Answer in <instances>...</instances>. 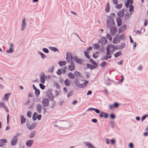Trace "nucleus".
I'll return each mask as SVG.
<instances>
[{"mask_svg": "<svg viewBox=\"0 0 148 148\" xmlns=\"http://www.w3.org/2000/svg\"><path fill=\"white\" fill-rule=\"evenodd\" d=\"M106 23L107 26L110 27V26H113L114 24V22L113 18L111 16H108Z\"/></svg>", "mask_w": 148, "mask_h": 148, "instance_id": "nucleus-1", "label": "nucleus"}, {"mask_svg": "<svg viewBox=\"0 0 148 148\" xmlns=\"http://www.w3.org/2000/svg\"><path fill=\"white\" fill-rule=\"evenodd\" d=\"M20 135V134L18 133L16 136H15L13 137L11 142V144L12 145H15L16 144L18 140L17 137L19 136Z\"/></svg>", "mask_w": 148, "mask_h": 148, "instance_id": "nucleus-2", "label": "nucleus"}, {"mask_svg": "<svg viewBox=\"0 0 148 148\" xmlns=\"http://www.w3.org/2000/svg\"><path fill=\"white\" fill-rule=\"evenodd\" d=\"M106 49L107 51L106 56L103 58V60H107L108 58H111V56L110 54V49H109V45L106 47Z\"/></svg>", "mask_w": 148, "mask_h": 148, "instance_id": "nucleus-3", "label": "nucleus"}, {"mask_svg": "<svg viewBox=\"0 0 148 148\" xmlns=\"http://www.w3.org/2000/svg\"><path fill=\"white\" fill-rule=\"evenodd\" d=\"M88 83V82L87 80H85L83 84H77V83L76 82L75 84L76 86H77L79 88H82L86 86Z\"/></svg>", "mask_w": 148, "mask_h": 148, "instance_id": "nucleus-4", "label": "nucleus"}, {"mask_svg": "<svg viewBox=\"0 0 148 148\" xmlns=\"http://www.w3.org/2000/svg\"><path fill=\"white\" fill-rule=\"evenodd\" d=\"M66 60L68 62H70V59L71 60V63H72V60L73 59V57L72 56L71 54L69 53H66Z\"/></svg>", "mask_w": 148, "mask_h": 148, "instance_id": "nucleus-5", "label": "nucleus"}, {"mask_svg": "<svg viewBox=\"0 0 148 148\" xmlns=\"http://www.w3.org/2000/svg\"><path fill=\"white\" fill-rule=\"evenodd\" d=\"M42 102L43 105L45 107H47L49 105V101L47 99H44L42 101Z\"/></svg>", "mask_w": 148, "mask_h": 148, "instance_id": "nucleus-6", "label": "nucleus"}, {"mask_svg": "<svg viewBox=\"0 0 148 148\" xmlns=\"http://www.w3.org/2000/svg\"><path fill=\"white\" fill-rule=\"evenodd\" d=\"M117 31V28L116 27H110V33L112 36H114Z\"/></svg>", "mask_w": 148, "mask_h": 148, "instance_id": "nucleus-7", "label": "nucleus"}, {"mask_svg": "<svg viewBox=\"0 0 148 148\" xmlns=\"http://www.w3.org/2000/svg\"><path fill=\"white\" fill-rule=\"evenodd\" d=\"M46 77L43 72L42 73L40 77V81L42 84L45 83Z\"/></svg>", "mask_w": 148, "mask_h": 148, "instance_id": "nucleus-8", "label": "nucleus"}, {"mask_svg": "<svg viewBox=\"0 0 148 148\" xmlns=\"http://www.w3.org/2000/svg\"><path fill=\"white\" fill-rule=\"evenodd\" d=\"M127 29V26L126 25H123L121 27L119 28V33L125 31Z\"/></svg>", "mask_w": 148, "mask_h": 148, "instance_id": "nucleus-9", "label": "nucleus"}, {"mask_svg": "<svg viewBox=\"0 0 148 148\" xmlns=\"http://www.w3.org/2000/svg\"><path fill=\"white\" fill-rule=\"evenodd\" d=\"M124 9H123L118 12L117 15L119 18H121L123 16L124 14Z\"/></svg>", "mask_w": 148, "mask_h": 148, "instance_id": "nucleus-10", "label": "nucleus"}, {"mask_svg": "<svg viewBox=\"0 0 148 148\" xmlns=\"http://www.w3.org/2000/svg\"><path fill=\"white\" fill-rule=\"evenodd\" d=\"M34 141L32 140H29L27 141L26 143V145L29 147H31L32 146L33 144Z\"/></svg>", "mask_w": 148, "mask_h": 148, "instance_id": "nucleus-11", "label": "nucleus"}, {"mask_svg": "<svg viewBox=\"0 0 148 148\" xmlns=\"http://www.w3.org/2000/svg\"><path fill=\"white\" fill-rule=\"evenodd\" d=\"M25 18H23L22 20V27H21V30L23 31L24 30L25 26H26V23L25 22Z\"/></svg>", "mask_w": 148, "mask_h": 148, "instance_id": "nucleus-12", "label": "nucleus"}, {"mask_svg": "<svg viewBox=\"0 0 148 148\" xmlns=\"http://www.w3.org/2000/svg\"><path fill=\"white\" fill-rule=\"evenodd\" d=\"M36 108L37 112L39 113H40L42 109L41 106L39 104H38L36 106Z\"/></svg>", "mask_w": 148, "mask_h": 148, "instance_id": "nucleus-13", "label": "nucleus"}, {"mask_svg": "<svg viewBox=\"0 0 148 148\" xmlns=\"http://www.w3.org/2000/svg\"><path fill=\"white\" fill-rule=\"evenodd\" d=\"M11 95V93H10L5 94L4 96L3 100L6 101H7L8 99L10 96Z\"/></svg>", "mask_w": 148, "mask_h": 148, "instance_id": "nucleus-14", "label": "nucleus"}, {"mask_svg": "<svg viewBox=\"0 0 148 148\" xmlns=\"http://www.w3.org/2000/svg\"><path fill=\"white\" fill-rule=\"evenodd\" d=\"M75 68V66L73 64L71 63L70 65L68 66L69 69L71 71H72L74 70Z\"/></svg>", "mask_w": 148, "mask_h": 148, "instance_id": "nucleus-15", "label": "nucleus"}, {"mask_svg": "<svg viewBox=\"0 0 148 148\" xmlns=\"http://www.w3.org/2000/svg\"><path fill=\"white\" fill-rule=\"evenodd\" d=\"M107 40L105 38H102L101 40V43L103 45H105L107 43Z\"/></svg>", "mask_w": 148, "mask_h": 148, "instance_id": "nucleus-16", "label": "nucleus"}, {"mask_svg": "<svg viewBox=\"0 0 148 148\" xmlns=\"http://www.w3.org/2000/svg\"><path fill=\"white\" fill-rule=\"evenodd\" d=\"M74 58L75 61L77 63L79 64H81L82 63V61L81 59L77 58V57L75 56H74Z\"/></svg>", "mask_w": 148, "mask_h": 148, "instance_id": "nucleus-17", "label": "nucleus"}, {"mask_svg": "<svg viewBox=\"0 0 148 148\" xmlns=\"http://www.w3.org/2000/svg\"><path fill=\"white\" fill-rule=\"evenodd\" d=\"M119 42V38L116 36H115L113 39V42L114 44H117Z\"/></svg>", "mask_w": 148, "mask_h": 148, "instance_id": "nucleus-18", "label": "nucleus"}, {"mask_svg": "<svg viewBox=\"0 0 148 148\" xmlns=\"http://www.w3.org/2000/svg\"><path fill=\"white\" fill-rule=\"evenodd\" d=\"M116 21L117 24L118 26H120L122 24V21L121 20L120 18H118L116 19Z\"/></svg>", "mask_w": 148, "mask_h": 148, "instance_id": "nucleus-19", "label": "nucleus"}, {"mask_svg": "<svg viewBox=\"0 0 148 148\" xmlns=\"http://www.w3.org/2000/svg\"><path fill=\"white\" fill-rule=\"evenodd\" d=\"M133 3V0H127L126 3L125 4V5L127 8H128L129 6V4H132Z\"/></svg>", "mask_w": 148, "mask_h": 148, "instance_id": "nucleus-20", "label": "nucleus"}, {"mask_svg": "<svg viewBox=\"0 0 148 148\" xmlns=\"http://www.w3.org/2000/svg\"><path fill=\"white\" fill-rule=\"evenodd\" d=\"M110 10V5L108 2L107 3V4L106 6V8H105V11L106 12L108 13V12Z\"/></svg>", "mask_w": 148, "mask_h": 148, "instance_id": "nucleus-21", "label": "nucleus"}, {"mask_svg": "<svg viewBox=\"0 0 148 148\" xmlns=\"http://www.w3.org/2000/svg\"><path fill=\"white\" fill-rule=\"evenodd\" d=\"M122 55V52L119 51L116 53L114 54V57L116 58Z\"/></svg>", "mask_w": 148, "mask_h": 148, "instance_id": "nucleus-22", "label": "nucleus"}, {"mask_svg": "<svg viewBox=\"0 0 148 148\" xmlns=\"http://www.w3.org/2000/svg\"><path fill=\"white\" fill-rule=\"evenodd\" d=\"M36 126V124L34 123L31 125L28 128L30 130H32Z\"/></svg>", "mask_w": 148, "mask_h": 148, "instance_id": "nucleus-23", "label": "nucleus"}, {"mask_svg": "<svg viewBox=\"0 0 148 148\" xmlns=\"http://www.w3.org/2000/svg\"><path fill=\"white\" fill-rule=\"evenodd\" d=\"M86 144L89 148H95V147L90 142L86 143Z\"/></svg>", "mask_w": 148, "mask_h": 148, "instance_id": "nucleus-24", "label": "nucleus"}, {"mask_svg": "<svg viewBox=\"0 0 148 148\" xmlns=\"http://www.w3.org/2000/svg\"><path fill=\"white\" fill-rule=\"evenodd\" d=\"M58 64L60 66H63L65 65L66 64V62L65 61H59Z\"/></svg>", "mask_w": 148, "mask_h": 148, "instance_id": "nucleus-25", "label": "nucleus"}, {"mask_svg": "<svg viewBox=\"0 0 148 148\" xmlns=\"http://www.w3.org/2000/svg\"><path fill=\"white\" fill-rule=\"evenodd\" d=\"M64 83L65 85L66 86H69L70 85V83L69 81L67 79H66L65 80Z\"/></svg>", "mask_w": 148, "mask_h": 148, "instance_id": "nucleus-26", "label": "nucleus"}, {"mask_svg": "<svg viewBox=\"0 0 148 148\" xmlns=\"http://www.w3.org/2000/svg\"><path fill=\"white\" fill-rule=\"evenodd\" d=\"M129 8L130 14H132L134 12V6L132 5H131L129 6Z\"/></svg>", "mask_w": 148, "mask_h": 148, "instance_id": "nucleus-27", "label": "nucleus"}, {"mask_svg": "<svg viewBox=\"0 0 148 148\" xmlns=\"http://www.w3.org/2000/svg\"><path fill=\"white\" fill-rule=\"evenodd\" d=\"M99 47V45L97 43H95L93 45V48L94 49H98Z\"/></svg>", "mask_w": 148, "mask_h": 148, "instance_id": "nucleus-28", "label": "nucleus"}, {"mask_svg": "<svg viewBox=\"0 0 148 148\" xmlns=\"http://www.w3.org/2000/svg\"><path fill=\"white\" fill-rule=\"evenodd\" d=\"M21 124H22L25 122L26 119L24 118L23 116H21Z\"/></svg>", "mask_w": 148, "mask_h": 148, "instance_id": "nucleus-29", "label": "nucleus"}, {"mask_svg": "<svg viewBox=\"0 0 148 148\" xmlns=\"http://www.w3.org/2000/svg\"><path fill=\"white\" fill-rule=\"evenodd\" d=\"M68 76L71 79H73L75 78V76L73 73L70 72L68 74Z\"/></svg>", "mask_w": 148, "mask_h": 148, "instance_id": "nucleus-30", "label": "nucleus"}, {"mask_svg": "<svg viewBox=\"0 0 148 148\" xmlns=\"http://www.w3.org/2000/svg\"><path fill=\"white\" fill-rule=\"evenodd\" d=\"M54 68V67L53 66H50L48 69V72L50 73H52L53 71Z\"/></svg>", "mask_w": 148, "mask_h": 148, "instance_id": "nucleus-31", "label": "nucleus"}, {"mask_svg": "<svg viewBox=\"0 0 148 148\" xmlns=\"http://www.w3.org/2000/svg\"><path fill=\"white\" fill-rule=\"evenodd\" d=\"M35 94L36 96H38L40 94V91L39 90L37 89L35 90Z\"/></svg>", "mask_w": 148, "mask_h": 148, "instance_id": "nucleus-32", "label": "nucleus"}, {"mask_svg": "<svg viewBox=\"0 0 148 148\" xmlns=\"http://www.w3.org/2000/svg\"><path fill=\"white\" fill-rule=\"evenodd\" d=\"M74 74L75 76L77 77H79L81 76L80 74L77 71H75L74 72Z\"/></svg>", "mask_w": 148, "mask_h": 148, "instance_id": "nucleus-33", "label": "nucleus"}, {"mask_svg": "<svg viewBox=\"0 0 148 148\" xmlns=\"http://www.w3.org/2000/svg\"><path fill=\"white\" fill-rule=\"evenodd\" d=\"M36 132H31L29 135V137L30 138H32L34 137L35 135Z\"/></svg>", "mask_w": 148, "mask_h": 148, "instance_id": "nucleus-34", "label": "nucleus"}, {"mask_svg": "<svg viewBox=\"0 0 148 148\" xmlns=\"http://www.w3.org/2000/svg\"><path fill=\"white\" fill-rule=\"evenodd\" d=\"M84 53L85 56L87 58H88V59H90V56L88 54V53L86 52L85 51H84Z\"/></svg>", "mask_w": 148, "mask_h": 148, "instance_id": "nucleus-35", "label": "nucleus"}, {"mask_svg": "<svg viewBox=\"0 0 148 148\" xmlns=\"http://www.w3.org/2000/svg\"><path fill=\"white\" fill-rule=\"evenodd\" d=\"M106 37L110 41L112 40V37L110 34H107V35Z\"/></svg>", "mask_w": 148, "mask_h": 148, "instance_id": "nucleus-36", "label": "nucleus"}, {"mask_svg": "<svg viewBox=\"0 0 148 148\" xmlns=\"http://www.w3.org/2000/svg\"><path fill=\"white\" fill-rule=\"evenodd\" d=\"M1 143H2L3 144L4 143H6L7 142V140L5 139H2L0 140Z\"/></svg>", "mask_w": 148, "mask_h": 148, "instance_id": "nucleus-37", "label": "nucleus"}, {"mask_svg": "<svg viewBox=\"0 0 148 148\" xmlns=\"http://www.w3.org/2000/svg\"><path fill=\"white\" fill-rule=\"evenodd\" d=\"M14 49L12 48H10V49L6 51V52L8 53H11L14 52Z\"/></svg>", "mask_w": 148, "mask_h": 148, "instance_id": "nucleus-38", "label": "nucleus"}, {"mask_svg": "<svg viewBox=\"0 0 148 148\" xmlns=\"http://www.w3.org/2000/svg\"><path fill=\"white\" fill-rule=\"evenodd\" d=\"M5 106H5V103H4L3 102H0V108L2 107L4 108L5 107Z\"/></svg>", "mask_w": 148, "mask_h": 148, "instance_id": "nucleus-39", "label": "nucleus"}, {"mask_svg": "<svg viewBox=\"0 0 148 148\" xmlns=\"http://www.w3.org/2000/svg\"><path fill=\"white\" fill-rule=\"evenodd\" d=\"M49 49L51 50L54 51H55V52L56 51H58V50H57V49L56 48L52 47H49Z\"/></svg>", "mask_w": 148, "mask_h": 148, "instance_id": "nucleus-40", "label": "nucleus"}, {"mask_svg": "<svg viewBox=\"0 0 148 148\" xmlns=\"http://www.w3.org/2000/svg\"><path fill=\"white\" fill-rule=\"evenodd\" d=\"M90 62L93 64L95 66L97 65L96 63L93 59H90Z\"/></svg>", "mask_w": 148, "mask_h": 148, "instance_id": "nucleus-41", "label": "nucleus"}, {"mask_svg": "<svg viewBox=\"0 0 148 148\" xmlns=\"http://www.w3.org/2000/svg\"><path fill=\"white\" fill-rule=\"evenodd\" d=\"M92 56H93V58H97L98 56V55L97 54V52H96L95 53H94L93 54Z\"/></svg>", "mask_w": 148, "mask_h": 148, "instance_id": "nucleus-42", "label": "nucleus"}, {"mask_svg": "<svg viewBox=\"0 0 148 148\" xmlns=\"http://www.w3.org/2000/svg\"><path fill=\"white\" fill-rule=\"evenodd\" d=\"M62 73L61 70L60 69H58V71H56V73L59 75H60Z\"/></svg>", "mask_w": 148, "mask_h": 148, "instance_id": "nucleus-43", "label": "nucleus"}, {"mask_svg": "<svg viewBox=\"0 0 148 148\" xmlns=\"http://www.w3.org/2000/svg\"><path fill=\"white\" fill-rule=\"evenodd\" d=\"M39 53L40 54L42 58L44 59L46 57V56L43 53L41 52H39Z\"/></svg>", "mask_w": 148, "mask_h": 148, "instance_id": "nucleus-44", "label": "nucleus"}, {"mask_svg": "<svg viewBox=\"0 0 148 148\" xmlns=\"http://www.w3.org/2000/svg\"><path fill=\"white\" fill-rule=\"evenodd\" d=\"M107 64V63L106 62H104L101 64V66L102 67H104Z\"/></svg>", "mask_w": 148, "mask_h": 148, "instance_id": "nucleus-45", "label": "nucleus"}, {"mask_svg": "<svg viewBox=\"0 0 148 148\" xmlns=\"http://www.w3.org/2000/svg\"><path fill=\"white\" fill-rule=\"evenodd\" d=\"M125 37L124 34H121L120 35L119 38L121 39H124L125 38Z\"/></svg>", "mask_w": 148, "mask_h": 148, "instance_id": "nucleus-46", "label": "nucleus"}, {"mask_svg": "<svg viewBox=\"0 0 148 148\" xmlns=\"http://www.w3.org/2000/svg\"><path fill=\"white\" fill-rule=\"evenodd\" d=\"M62 73L63 74H64L66 72V68H64L63 69H61V70Z\"/></svg>", "mask_w": 148, "mask_h": 148, "instance_id": "nucleus-47", "label": "nucleus"}, {"mask_svg": "<svg viewBox=\"0 0 148 148\" xmlns=\"http://www.w3.org/2000/svg\"><path fill=\"white\" fill-rule=\"evenodd\" d=\"M92 47H90L89 48H88L86 50V52L89 53L90 51L92 50Z\"/></svg>", "mask_w": 148, "mask_h": 148, "instance_id": "nucleus-48", "label": "nucleus"}, {"mask_svg": "<svg viewBox=\"0 0 148 148\" xmlns=\"http://www.w3.org/2000/svg\"><path fill=\"white\" fill-rule=\"evenodd\" d=\"M39 86L40 88L42 89H44L45 88V86L43 84H39Z\"/></svg>", "mask_w": 148, "mask_h": 148, "instance_id": "nucleus-49", "label": "nucleus"}, {"mask_svg": "<svg viewBox=\"0 0 148 148\" xmlns=\"http://www.w3.org/2000/svg\"><path fill=\"white\" fill-rule=\"evenodd\" d=\"M104 112H101L100 114H99L100 116L101 117H103L104 116Z\"/></svg>", "mask_w": 148, "mask_h": 148, "instance_id": "nucleus-50", "label": "nucleus"}, {"mask_svg": "<svg viewBox=\"0 0 148 148\" xmlns=\"http://www.w3.org/2000/svg\"><path fill=\"white\" fill-rule=\"evenodd\" d=\"M27 116L29 117H30L32 116V113L31 112L28 111L27 113Z\"/></svg>", "mask_w": 148, "mask_h": 148, "instance_id": "nucleus-51", "label": "nucleus"}, {"mask_svg": "<svg viewBox=\"0 0 148 148\" xmlns=\"http://www.w3.org/2000/svg\"><path fill=\"white\" fill-rule=\"evenodd\" d=\"M43 51L45 53H48L49 52L48 50L46 48H44L43 49Z\"/></svg>", "mask_w": 148, "mask_h": 148, "instance_id": "nucleus-52", "label": "nucleus"}, {"mask_svg": "<svg viewBox=\"0 0 148 148\" xmlns=\"http://www.w3.org/2000/svg\"><path fill=\"white\" fill-rule=\"evenodd\" d=\"M122 6V4H120L116 6V7L117 8L120 9L121 8Z\"/></svg>", "mask_w": 148, "mask_h": 148, "instance_id": "nucleus-53", "label": "nucleus"}, {"mask_svg": "<svg viewBox=\"0 0 148 148\" xmlns=\"http://www.w3.org/2000/svg\"><path fill=\"white\" fill-rule=\"evenodd\" d=\"M119 106V104L115 102L114 103V106L115 108H117Z\"/></svg>", "mask_w": 148, "mask_h": 148, "instance_id": "nucleus-54", "label": "nucleus"}, {"mask_svg": "<svg viewBox=\"0 0 148 148\" xmlns=\"http://www.w3.org/2000/svg\"><path fill=\"white\" fill-rule=\"evenodd\" d=\"M110 118L112 119H114L115 118V116L113 114H111L110 115Z\"/></svg>", "mask_w": 148, "mask_h": 148, "instance_id": "nucleus-55", "label": "nucleus"}, {"mask_svg": "<svg viewBox=\"0 0 148 148\" xmlns=\"http://www.w3.org/2000/svg\"><path fill=\"white\" fill-rule=\"evenodd\" d=\"M109 49L110 50V48H112L113 50H114L115 49L114 46L113 45H109Z\"/></svg>", "mask_w": 148, "mask_h": 148, "instance_id": "nucleus-56", "label": "nucleus"}, {"mask_svg": "<svg viewBox=\"0 0 148 148\" xmlns=\"http://www.w3.org/2000/svg\"><path fill=\"white\" fill-rule=\"evenodd\" d=\"M87 67L91 69H92L93 68L92 66L89 64H87Z\"/></svg>", "mask_w": 148, "mask_h": 148, "instance_id": "nucleus-57", "label": "nucleus"}, {"mask_svg": "<svg viewBox=\"0 0 148 148\" xmlns=\"http://www.w3.org/2000/svg\"><path fill=\"white\" fill-rule=\"evenodd\" d=\"M129 147L130 148H133L134 145L132 143H130L129 144Z\"/></svg>", "mask_w": 148, "mask_h": 148, "instance_id": "nucleus-58", "label": "nucleus"}, {"mask_svg": "<svg viewBox=\"0 0 148 148\" xmlns=\"http://www.w3.org/2000/svg\"><path fill=\"white\" fill-rule=\"evenodd\" d=\"M147 117V116L146 115H145L143 116L141 118V121H142L144 120L146 117Z\"/></svg>", "mask_w": 148, "mask_h": 148, "instance_id": "nucleus-59", "label": "nucleus"}, {"mask_svg": "<svg viewBox=\"0 0 148 148\" xmlns=\"http://www.w3.org/2000/svg\"><path fill=\"white\" fill-rule=\"evenodd\" d=\"M111 143L112 144H114L115 143V140L114 139H113L110 140Z\"/></svg>", "mask_w": 148, "mask_h": 148, "instance_id": "nucleus-60", "label": "nucleus"}, {"mask_svg": "<svg viewBox=\"0 0 148 148\" xmlns=\"http://www.w3.org/2000/svg\"><path fill=\"white\" fill-rule=\"evenodd\" d=\"M41 116H41V115H40V114H39V115H38L37 116V118L39 120H40L41 119Z\"/></svg>", "mask_w": 148, "mask_h": 148, "instance_id": "nucleus-61", "label": "nucleus"}, {"mask_svg": "<svg viewBox=\"0 0 148 148\" xmlns=\"http://www.w3.org/2000/svg\"><path fill=\"white\" fill-rule=\"evenodd\" d=\"M113 2L115 5H117L118 4L117 0H113Z\"/></svg>", "mask_w": 148, "mask_h": 148, "instance_id": "nucleus-62", "label": "nucleus"}, {"mask_svg": "<svg viewBox=\"0 0 148 148\" xmlns=\"http://www.w3.org/2000/svg\"><path fill=\"white\" fill-rule=\"evenodd\" d=\"M72 94V92H69L67 94L68 97H69L71 96Z\"/></svg>", "mask_w": 148, "mask_h": 148, "instance_id": "nucleus-63", "label": "nucleus"}, {"mask_svg": "<svg viewBox=\"0 0 148 148\" xmlns=\"http://www.w3.org/2000/svg\"><path fill=\"white\" fill-rule=\"evenodd\" d=\"M4 108V110L5 111L7 112L8 113L9 112V111L8 110V108L6 106Z\"/></svg>", "mask_w": 148, "mask_h": 148, "instance_id": "nucleus-64", "label": "nucleus"}]
</instances>
